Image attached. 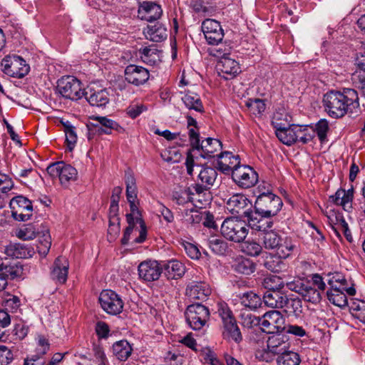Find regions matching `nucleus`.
<instances>
[{
    "mask_svg": "<svg viewBox=\"0 0 365 365\" xmlns=\"http://www.w3.org/2000/svg\"><path fill=\"white\" fill-rule=\"evenodd\" d=\"M323 106L330 117L340 118L359 107V95L353 88L331 90L324 95Z\"/></svg>",
    "mask_w": 365,
    "mask_h": 365,
    "instance_id": "nucleus-1",
    "label": "nucleus"
},
{
    "mask_svg": "<svg viewBox=\"0 0 365 365\" xmlns=\"http://www.w3.org/2000/svg\"><path fill=\"white\" fill-rule=\"evenodd\" d=\"M330 289L327 292L329 301L333 304L344 307L348 304L346 295L354 296L356 289L354 284L349 283L341 273H334L328 275L327 279Z\"/></svg>",
    "mask_w": 365,
    "mask_h": 365,
    "instance_id": "nucleus-2",
    "label": "nucleus"
},
{
    "mask_svg": "<svg viewBox=\"0 0 365 365\" xmlns=\"http://www.w3.org/2000/svg\"><path fill=\"white\" fill-rule=\"evenodd\" d=\"M217 313L222 321V336L227 341L240 344L242 341V335L237 320L226 304H219Z\"/></svg>",
    "mask_w": 365,
    "mask_h": 365,
    "instance_id": "nucleus-3",
    "label": "nucleus"
},
{
    "mask_svg": "<svg viewBox=\"0 0 365 365\" xmlns=\"http://www.w3.org/2000/svg\"><path fill=\"white\" fill-rule=\"evenodd\" d=\"M249 229L247 222L236 217H227L222 223L220 232L227 240L240 243L245 240Z\"/></svg>",
    "mask_w": 365,
    "mask_h": 365,
    "instance_id": "nucleus-4",
    "label": "nucleus"
},
{
    "mask_svg": "<svg viewBox=\"0 0 365 365\" xmlns=\"http://www.w3.org/2000/svg\"><path fill=\"white\" fill-rule=\"evenodd\" d=\"M283 205L281 197L271 191L260 193L255 202V211L262 216L272 217L277 215Z\"/></svg>",
    "mask_w": 365,
    "mask_h": 365,
    "instance_id": "nucleus-5",
    "label": "nucleus"
},
{
    "mask_svg": "<svg viewBox=\"0 0 365 365\" xmlns=\"http://www.w3.org/2000/svg\"><path fill=\"white\" fill-rule=\"evenodd\" d=\"M189 137L192 147L201 150L200 155L204 158H214L215 153L222 149V143L217 139L207 138L200 142L199 133L194 128H189Z\"/></svg>",
    "mask_w": 365,
    "mask_h": 365,
    "instance_id": "nucleus-6",
    "label": "nucleus"
},
{
    "mask_svg": "<svg viewBox=\"0 0 365 365\" xmlns=\"http://www.w3.org/2000/svg\"><path fill=\"white\" fill-rule=\"evenodd\" d=\"M288 289L298 293L304 301L317 304L322 299L321 292L313 287V282L306 279H297L287 283Z\"/></svg>",
    "mask_w": 365,
    "mask_h": 365,
    "instance_id": "nucleus-7",
    "label": "nucleus"
},
{
    "mask_svg": "<svg viewBox=\"0 0 365 365\" xmlns=\"http://www.w3.org/2000/svg\"><path fill=\"white\" fill-rule=\"evenodd\" d=\"M186 322L193 330H200L210 318L207 307L200 303L189 305L185 312Z\"/></svg>",
    "mask_w": 365,
    "mask_h": 365,
    "instance_id": "nucleus-8",
    "label": "nucleus"
},
{
    "mask_svg": "<svg viewBox=\"0 0 365 365\" xmlns=\"http://www.w3.org/2000/svg\"><path fill=\"white\" fill-rule=\"evenodd\" d=\"M57 88L63 97L72 101H78L84 97L86 91L82 87L81 82L71 76L61 78L58 81Z\"/></svg>",
    "mask_w": 365,
    "mask_h": 365,
    "instance_id": "nucleus-9",
    "label": "nucleus"
},
{
    "mask_svg": "<svg viewBox=\"0 0 365 365\" xmlns=\"http://www.w3.org/2000/svg\"><path fill=\"white\" fill-rule=\"evenodd\" d=\"M1 66L5 74L17 78H24L30 71V66L26 61L16 55L4 57L1 61Z\"/></svg>",
    "mask_w": 365,
    "mask_h": 365,
    "instance_id": "nucleus-10",
    "label": "nucleus"
},
{
    "mask_svg": "<svg viewBox=\"0 0 365 365\" xmlns=\"http://www.w3.org/2000/svg\"><path fill=\"white\" fill-rule=\"evenodd\" d=\"M98 300L101 308L108 314L117 315L123 311L124 303L121 297L113 290H103Z\"/></svg>",
    "mask_w": 365,
    "mask_h": 365,
    "instance_id": "nucleus-11",
    "label": "nucleus"
},
{
    "mask_svg": "<svg viewBox=\"0 0 365 365\" xmlns=\"http://www.w3.org/2000/svg\"><path fill=\"white\" fill-rule=\"evenodd\" d=\"M9 207L11 210V215L16 220L25 222L32 216V202L22 195L13 197L10 200Z\"/></svg>",
    "mask_w": 365,
    "mask_h": 365,
    "instance_id": "nucleus-12",
    "label": "nucleus"
},
{
    "mask_svg": "<svg viewBox=\"0 0 365 365\" xmlns=\"http://www.w3.org/2000/svg\"><path fill=\"white\" fill-rule=\"evenodd\" d=\"M46 171L51 177L58 178L62 185L76 180L78 175L77 170L63 161L51 164L47 167Z\"/></svg>",
    "mask_w": 365,
    "mask_h": 365,
    "instance_id": "nucleus-13",
    "label": "nucleus"
},
{
    "mask_svg": "<svg viewBox=\"0 0 365 365\" xmlns=\"http://www.w3.org/2000/svg\"><path fill=\"white\" fill-rule=\"evenodd\" d=\"M286 329L285 318L277 310L266 312L262 316L261 329L267 334L281 333Z\"/></svg>",
    "mask_w": 365,
    "mask_h": 365,
    "instance_id": "nucleus-14",
    "label": "nucleus"
},
{
    "mask_svg": "<svg viewBox=\"0 0 365 365\" xmlns=\"http://www.w3.org/2000/svg\"><path fill=\"white\" fill-rule=\"evenodd\" d=\"M226 208L232 215H237L247 219L253 212L251 201L242 194L232 195L227 201Z\"/></svg>",
    "mask_w": 365,
    "mask_h": 365,
    "instance_id": "nucleus-15",
    "label": "nucleus"
},
{
    "mask_svg": "<svg viewBox=\"0 0 365 365\" xmlns=\"http://www.w3.org/2000/svg\"><path fill=\"white\" fill-rule=\"evenodd\" d=\"M232 179L239 187L250 188L257 182L258 174L252 167L240 164L234 169Z\"/></svg>",
    "mask_w": 365,
    "mask_h": 365,
    "instance_id": "nucleus-16",
    "label": "nucleus"
},
{
    "mask_svg": "<svg viewBox=\"0 0 365 365\" xmlns=\"http://www.w3.org/2000/svg\"><path fill=\"white\" fill-rule=\"evenodd\" d=\"M84 97L91 106L106 107L110 101L108 91L96 83L87 86Z\"/></svg>",
    "mask_w": 365,
    "mask_h": 365,
    "instance_id": "nucleus-17",
    "label": "nucleus"
},
{
    "mask_svg": "<svg viewBox=\"0 0 365 365\" xmlns=\"http://www.w3.org/2000/svg\"><path fill=\"white\" fill-rule=\"evenodd\" d=\"M202 31L207 42L211 45H217L224 37L220 24L214 19H207L202 21Z\"/></svg>",
    "mask_w": 365,
    "mask_h": 365,
    "instance_id": "nucleus-18",
    "label": "nucleus"
},
{
    "mask_svg": "<svg viewBox=\"0 0 365 365\" xmlns=\"http://www.w3.org/2000/svg\"><path fill=\"white\" fill-rule=\"evenodd\" d=\"M138 274L145 282L158 280L163 273L161 263L156 260H146L138 265Z\"/></svg>",
    "mask_w": 365,
    "mask_h": 365,
    "instance_id": "nucleus-19",
    "label": "nucleus"
},
{
    "mask_svg": "<svg viewBox=\"0 0 365 365\" xmlns=\"http://www.w3.org/2000/svg\"><path fill=\"white\" fill-rule=\"evenodd\" d=\"M268 338L267 341V350H264L262 357L267 361H269L265 355H269L270 353L274 355H279L283 352L286 351L289 346L288 341V337L286 335L281 334L279 333H275Z\"/></svg>",
    "mask_w": 365,
    "mask_h": 365,
    "instance_id": "nucleus-20",
    "label": "nucleus"
},
{
    "mask_svg": "<svg viewBox=\"0 0 365 365\" xmlns=\"http://www.w3.org/2000/svg\"><path fill=\"white\" fill-rule=\"evenodd\" d=\"M216 155L217 160L215 168L225 175L232 174L234 169L241 164L239 155L231 152L225 151Z\"/></svg>",
    "mask_w": 365,
    "mask_h": 365,
    "instance_id": "nucleus-21",
    "label": "nucleus"
},
{
    "mask_svg": "<svg viewBox=\"0 0 365 365\" xmlns=\"http://www.w3.org/2000/svg\"><path fill=\"white\" fill-rule=\"evenodd\" d=\"M125 78L129 83L139 86L148 81L150 73L142 66L130 64L125 69Z\"/></svg>",
    "mask_w": 365,
    "mask_h": 365,
    "instance_id": "nucleus-22",
    "label": "nucleus"
},
{
    "mask_svg": "<svg viewBox=\"0 0 365 365\" xmlns=\"http://www.w3.org/2000/svg\"><path fill=\"white\" fill-rule=\"evenodd\" d=\"M185 292L191 299L205 301L210 295L212 290L205 282L192 281L187 285Z\"/></svg>",
    "mask_w": 365,
    "mask_h": 365,
    "instance_id": "nucleus-23",
    "label": "nucleus"
},
{
    "mask_svg": "<svg viewBox=\"0 0 365 365\" xmlns=\"http://www.w3.org/2000/svg\"><path fill=\"white\" fill-rule=\"evenodd\" d=\"M217 69L225 79L235 77L240 72L239 63L230 56V54L223 53L217 64Z\"/></svg>",
    "mask_w": 365,
    "mask_h": 365,
    "instance_id": "nucleus-24",
    "label": "nucleus"
},
{
    "mask_svg": "<svg viewBox=\"0 0 365 365\" xmlns=\"http://www.w3.org/2000/svg\"><path fill=\"white\" fill-rule=\"evenodd\" d=\"M23 265L18 261L5 260L0 262V276L7 282L8 279H20L23 277Z\"/></svg>",
    "mask_w": 365,
    "mask_h": 365,
    "instance_id": "nucleus-25",
    "label": "nucleus"
},
{
    "mask_svg": "<svg viewBox=\"0 0 365 365\" xmlns=\"http://www.w3.org/2000/svg\"><path fill=\"white\" fill-rule=\"evenodd\" d=\"M163 14L161 6L153 1H143L138 8V16L142 20L149 22L160 19Z\"/></svg>",
    "mask_w": 365,
    "mask_h": 365,
    "instance_id": "nucleus-26",
    "label": "nucleus"
},
{
    "mask_svg": "<svg viewBox=\"0 0 365 365\" xmlns=\"http://www.w3.org/2000/svg\"><path fill=\"white\" fill-rule=\"evenodd\" d=\"M69 262L65 257H57L53 263L51 277L60 284H64L68 277Z\"/></svg>",
    "mask_w": 365,
    "mask_h": 365,
    "instance_id": "nucleus-27",
    "label": "nucleus"
},
{
    "mask_svg": "<svg viewBox=\"0 0 365 365\" xmlns=\"http://www.w3.org/2000/svg\"><path fill=\"white\" fill-rule=\"evenodd\" d=\"M273 123L274 124L276 136L283 144L291 145L296 143L297 135H296L295 127L297 125L293 124L286 127L279 123L274 122Z\"/></svg>",
    "mask_w": 365,
    "mask_h": 365,
    "instance_id": "nucleus-28",
    "label": "nucleus"
},
{
    "mask_svg": "<svg viewBox=\"0 0 365 365\" xmlns=\"http://www.w3.org/2000/svg\"><path fill=\"white\" fill-rule=\"evenodd\" d=\"M163 273L168 279H175L183 276L185 272V266L176 259L162 262Z\"/></svg>",
    "mask_w": 365,
    "mask_h": 365,
    "instance_id": "nucleus-29",
    "label": "nucleus"
},
{
    "mask_svg": "<svg viewBox=\"0 0 365 365\" xmlns=\"http://www.w3.org/2000/svg\"><path fill=\"white\" fill-rule=\"evenodd\" d=\"M271 218L272 217L262 216V215L257 212L253 211L247 220L249 227L257 231L264 232V233L273 225V222Z\"/></svg>",
    "mask_w": 365,
    "mask_h": 365,
    "instance_id": "nucleus-30",
    "label": "nucleus"
},
{
    "mask_svg": "<svg viewBox=\"0 0 365 365\" xmlns=\"http://www.w3.org/2000/svg\"><path fill=\"white\" fill-rule=\"evenodd\" d=\"M192 193L191 202L195 206L202 208L210 203L211 194L205 186L196 183L192 186Z\"/></svg>",
    "mask_w": 365,
    "mask_h": 365,
    "instance_id": "nucleus-31",
    "label": "nucleus"
},
{
    "mask_svg": "<svg viewBox=\"0 0 365 365\" xmlns=\"http://www.w3.org/2000/svg\"><path fill=\"white\" fill-rule=\"evenodd\" d=\"M143 34L147 39L154 42H161L168 37V30L166 27L159 22L155 23L153 25H148L144 29Z\"/></svg>",
    "mask_w": 365,
    "mask_h": 365,
    "instance_id": "nucleus-32",
    "label": "nucleus"
},
{
    "mask_svg": "<svg viewBox=\"0 0 365 365\" xmlns=\"http://www.w3.org/2000/svg\"><path fill=\"white\" fill-rule=\"evenodd\" d=\"M331 198L336 205H341L344 210L350 212L352 210L354 188L351 187L347 190L339 189L334 195L331 196Z\"/></svg>",
    "mask_w": 365,
    "mask_h": 365,
    "instance_id": "nucleus-33",
    "label": "nucleus"
},
{
    "mask_svg": "<svg viewBox=\"0 0 365 365\" xmlns=\"http://www.w3.org/2000/svg\"><path fill=\"white\" fill-rule=\"evenodd\" d=\"M134 214H127L126 220L128 224V227H135V223L140 225V229L138 230L139 235L135 237L131 242V244H141L144 242L147 238V227L144 220L138 215L135 216Z\"/></svg>",
    "mask_w": 365,
    "mask_h": 365,
    "instance_id": "nucleus-34",
    "label": "nucleus"
},
{
    "mask_svg": "<svg viewBox=\"0 0 365 365\" xmlns=\"http://www.w3.org/2000/svg\"><path fill=\"white\" fill-rule=\"evenodd\" d=\"M329 226L338 238L341 237V234L349 227L347 222L341 214L332 213L327 216Z\"/></svg>",
    "mask_w": 365,
    "mask_h": 365,
    "instance_id": "nucleus-35",
    "label": "nucleus"
},
{
    "mask_svg": "<svg viewBox=\"0 0 365 365\" xmlns=\"http://www.w3.org/2000/svg\"><path fill=\"white\" fill-rule=\"evenodd\" d=\"M112 350L118 360L125 361L131 355L133 348L127 340H120L113 344Z\"/></svg>",
    "mask_w": 365,
    "mask_h": 365,
    "instance_id": "nucleus-36",
    "label": "nucleus"
},
{
    "mask_svg": "<svg viewBox=\"0 0 365 365\" xmlns=\"http://www.w3.org/2000/svg\"><path fill=\"white\" fill-rule=\"evenodd\" d=\"M286 295L280 291H266L263 296L264 304L271 308L282 309Z\"/></svg>",
    "mask_w": 365,
    "mask_h": 365,
    "instance_id": "nucleus-37",
    "label": "nucleus"
},
{
    "mask_svg": "<svg viewBox=\"0 0 365 365\" xmlns=\"http://www.w3.org/2000/svg\"><path fill=\"white\" fill-rule=\"evenodd\" d=\"M93 120L97 121L96 124H93L98 128L100 133L110 134L112 130H118L120 125L115 120L108 118L106 116H93Z\"/></svg>",
    "mask_w": 365,
    "mask_h": 365,
    "instance_id": "nucleus-38",
    "label": "nucleus"
},
{
    "mask_svg": "<svg viewBox=\"0 0 365 365\" xmlns=\"http://www.w3.org/2000/svg\"><path fill=\"white\" fill-rule=\"evenodd\" d=\"M181 100L185 107L189 110H194L200 113L204 111L202 101L197 93L191 91H187L182 96Z\"/></svg>",
    "mask_w": 365,
    "mask_h": 365,
    "instance_id": "nucleus-39",
    "label": "nucleus"
},
{
    "mask_svg": "<svg viewBox=\"0 0 365 365\" xmlns=\"http://www.w3.org/2000/svg\"><path fill=\"white\" fill-rule=\"evenodd\" d=\"M279 245L274 250L276 255L279 258L286 259L290 256L296 247L292 239L289 237H280Z\"/></svg>",
    "mask_w": 365,
    "mask_h": 365,
    "instance_id": "nucleus-40",
    "label": "nucleus"
},
{
    "mask_svg": "<svg viewBox=\"0 0 365 365\" xmlns=\"http://www.w3.org/2000/svg\"><path fill=\"white\" fill-rule=\"evenodd\" d=\"M217 176V173L215 168L209 166H202L197 176L198 181L200 182V185L209 188L215 182Z\"/></svg>",
    "mask_w": 365,
    "mask_h": 365,
    "instance_id": "nucleus-41",
    "label": "nucleus"
},
{
    "mask_svg": "<svg viewBox=\"0 0 365 365\" xmlns=\"http://www.w3.org/2000/svg\"><path fill=\"white\" fill-rule=\"evenodd\" d=\"M236 272L250 275L256 270V264L252 259L245 257L237 258L233 265Z\"/></svg>",
    "mask_w": 365,
    "mask_h": 365,
    "instance_id": "nucleus-42",
    "label": "nucleus"
},
{
    "mask_svg": "<svg viewBox=\"0 0 365 365\" xmlns=\"http://www.w3.org/2000/svg\"><path fill=\"white\" fill-rule=\"evenodd\" d=\"M288 314L299 317L302 313V302L299 298H288L285 297L282 308Z\"/></svg>",
    "mask_w": 365,
    "mask_h": 365,
    "instance_id": "nucleus-43",
    "label": "nucleus"
},
{
    "mask_svg": "<svg viewBox=\"0 0 365 365\" xmlns=\"http://www.w3.org/2000/svg\"><path fill=\"white\" fill-rule=\"evenodd\" d=\"M295 128L296 135H297L296 143L307 144L315 137V130L312 126L297 125Z\"/></svg>",
    "mask_w": 365,
    "mask_h": 365,
    "instance_id": "nucleus-44",
    "label": "nucleus"
},
{
    "mask_svg": "<svg viewBox=\"0 0 365 365\" xmlns=\"http://www.w3.org/2000/svg\"><path fill=\"white\" fill-rule=\"evenodd\" d=\"M241 304L251 310H255L262 303L261 297L252 291L243 293L240 297Z\"/></svg>",
    "mask_w": 365,
    "mask_h": 365,
    "instance_id": "nucleus-45",
    "label": "nucleus"
},
{
    "mask_svg": "<svg viewBox=\"0 0 365 365\" xmlns=\"http://www.w3.org/2000/svg\"><path fill=\"white\" fill-rule=\"evenodd\" d=\"M125 183L126 185V197L128 201L136 200L138 190L134 175L130 171H126L125 174Z\"/></svg>",
    "mask_w": 365,
    "mask_h": 365,
    "instance_id": "nucleus-46",
    "label": "nucleus"
},
{
    "mask_svg": "<svg viewBox=\"0 0 365 365\" xmlns=\"http://www.w3.org/2000/svg\"><path fill=\"white\" fill-rule=\"evenodd\" d=\"M206 243L212 252L218 255H225L227 250V243L219 236H210Z\"/></svg>",
    "mask_w": 365,
    "mask_h": 365,
    "instance_id": "nucleus-47",
    "label": "nucleus"
},
{
    "mask_svg": "<svg viewBox=\"0 0 365 365\" xmlns=\"http://www.w3.org/2000/svg\"><path fill=\"white\" fill-rule=\"evenodd\" d=\"M141 60L148 64L155 65L159 61L158 51L154 46H145L139 49Z\"/></svg>",
    "mask_w": 365,
    "mask_h": 365,
    "instance_id": "nucleus-48",
    "label": "nucleus"
},
{
    "mask_svg": "<svg viewBox=\"0 0 365 365\" xmlns=\"http://www.w3.org/2000/svg\"><path fill=\"white\" fill-rule=\"evenodd\" d=\"M61 123L63 127L68 148L71 151L74 148L77 142L76 128L68 120L66 122L62 121Z\"/></svg>",
    "mask_w": 365,
    "mask_h": 365,
    "instance_id": "nucleus-49",
    "label": "nucleus"
},
{
    "mask_svg": "<svg viewBox=\"0 0 365 365\" xmlns=\"http://www.w3.org/2000/svg\"><path fill=\"white\" fill-rule=\"evenodd\" d=\"M31 250L22 244L11 245L7 249L6 252L9 255L16 258L23 259L31 257Z\"/></svg>",
    "mask_w": 365,
    "mask_h": 365,
    "instance_id": "nucleus-50",
    "label": "nucleus"
},
{
    "mask_svg": "<svg viewBox=\"0 0 365 365\" xmlns=\"http://www.w3.org/2000/svg\"><path fill=\"white\" fill-rule=\"evenodd\" d=\"M300 362L299 355L291 351L283 352L277 359V365H299Z\"/></svg>",
    "mask_w": 365,
    "mask_h": 365,
    "instance_id": "nucleus-51",
    "label": "nucleus"
},
{
    "mask_svg": "<svg viewBox=\"0 0 365 365\" xmlns=\"http://www.w3.org/2000/svg\"><path fill=\"white\" fill-rule=\"evenodd\" d=\"M280 237L281 235L273 230L265 232L262 237L264 247L267 250H274L277 245H279V242H281Z\"/></svg>",
    "mask_w": 365,
    "mask_h": 365,
    "instance_id": "nucleus-52",
    "label": "nucleus"
},
{
    "mask_svg": "<svg viewBox=\"0 0 365 365\" xmlns=\"http://www.w3.org/2000/svg\"><path fill=\"white\" fill-rule=\"evenodd\" d=\"M192 195H193L192 186L180 189L179 191H174L173 198L178 205H185L187 202H191Z\"/></svg>",
    "mask_w": 365,
    "mask_h": 365,
    "instance_id": "nucleus-53",
    "label": "nucleus"
},
{
    "mask_svg": "<svg viewBox=\"0 0 365 365\" xmlns=\"http://www.w3.org/2000/svg\"><path fill=\"white\" fill-rule=\"evenodd\" d=\"M241 250L245 254L256 257L258 256L262 250V246L257 242L247 240L242 242Z\"/></svg>",
    "mask_w": 365,
    "mask_h": 365,
    "instance_id": "nucleus-54",
    "label": "nucleus"
},
{
    "mask_svg": "<svg viewBox=\"0 0 365 365\" xmlns=\"http://www.w3.org/2000/svg\"><path fill=\"white\" fill-rule=\"evenodd\" d=\"M262 286L267 291H280L284 287V282L279 277L271 275L264 279Z\"/></svg>",
    "mask_w": 365,
    "mask_h": 365,
    "instance_id": "nucleus-55",
    "label": "nucleus"
},
{
    "mask_svg": "<svg viewBox=\"0 0 365 365\" xmlns=\"http://www.w3.org/2000/svg\"><path fill=\"white\" fill-rule=\"evenodd\" d=\"M245 105L255 115L261 114L265 110V103L259 98H249L245 101Z\"/></svg>",
    "mask_w": 365,
    "mask_h": 365,
    "instance_id": "nucleus-56",
    "label": "nucleus"
},
{
    "mask_svg": "<svg viewBox=\"0 0 365 365\" xmlns=\"http://www.w3.org/2000/svg\"><path fill=\"white\" fill-rule=\"evenodd\" d=\"M182 216L184 221L188 224H197L203 219L202 212L195 209L185 210Z\"/></svg>",
    "mask_w": 365,
    "mask_h": 365,
    "instance_id": "nucleus-57",
    "label": "nucleus"
},
{
    "mask_svg": "<svg viewBox=\"0 0 365 365\" xmlns=\"http://www.w3.org/2000/svg\"><path fill=\"white\" fill-rule=\"evenodd\" d=\"M315 135L317 134L321 143L327 141V135L329 130V123L326 119H321L315 125Z\"/></svg>",
    "mask_w": 365,
    "mask_h": 365,
    "instance_id": "nucleus-58",
    "label": "nucleus"
},
{
    "mask_svg": "<svg viewBox=\"0 0 365 365\" xmlns=\"http://www.w3.org/2000/svg\"><path fill=\"white\" fill-rule=\"evenodd\" d=\"M2 304L6 309L14 312L20 307L21 302L17 296L6 293L3 297Z\"/></svg>",
    "mask_w": 365,
    "mask_h": 365,
    "instance_id": "nucleus-59",
    "label": "nucleus"
},
{
    "mask_svg": "<svg viewBox=\"0 0 365 365\" xmlns=\"http://www.w3.org/2000/svg\"><path fill=\"white\" fill-rule=\"evenodd\" d=\"M352 80L356 87L359 89L365 97V71L358 70L352 76Z\"/></svg>",
    "mask_w": 365,
    "mask_h": 365,
    "instance_id": "nucleus-60",
    "label": "nucleus"
},
{
    "mask_svg": "<svg viewBox=\"0 0 365 365\" xmlns=\"http://www.w3.org/2000/svg\"><path fill=\"white\" fill-rule=\"evenodd\" d=\"M36 232L32 225L21 228L16 232V236L23 240H31L36 237Z\"/></svg>",
    "mask_w": 365,
    "mask_h": 365,
    "instance_id": "nucleus-61",
    "label": "nucleus"
},
{
    "mask_svg": "<svg viewBox=\"0 0 365 365\" xmlns=\"http://www.w3.org/2000/svg\"><path fill=\"white\" fill-rule=\"evenodd\" d=\"M13 359L12 351L6 346H0V365H8Z\"/></svg>",
    "mask_w": 365,
    "mask_h": 365,
    "instance_id": "nucleus-62",
    "label": "nucleus"
},
{
    "mask_svg": "<svg viewBox=\"0 0 365 365\" xmlns=\"http://www.w3.org/2000/svg\"><path fill=\"white\" fill-rule=\"evenodd\" d=\"M164 358L166 362L170 363V365H182L184 361L182 355L170 351L166 353Z\"/></svg>",
    "mask_w": 365,
    "mask_h": 365,
    "instance_id": "nucleus-63",
    "label": "nucleus"
},
{
    "mask_svg": "<svg viewBox=\"0 0 365 365\" xmlns=\"http://www.w3.org/2000/svg\"><path fill=\"white\" fill-rule=\"evenodd\" d=\"M96 332L98 338H108L110 332L109 326L104 322H98L96 325Z\"/></svg>",
    "mask_w": 365,
    "mask_h": 365,
    "instance_id": "nucleus-64",
    "label": "nucleus"
}]
</instances>
